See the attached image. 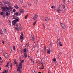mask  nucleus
I'll use <instances>...</instances> for the list:
<instances>
[{
	"label": "nucleus",
	"mask_w": 73,
	"mask_h": 73,
	"mask_svg": "<svg viewBox=\"0 0 73 73\" xmlns=\"http://www.w3.org/2000/svg\"><path fill=\"white\" fill-rule=\"evenodd\" d=\"M6 16H8V15H9V13L7 12H6Z\"/></svg>",
	"instance_id": "obj_32"
},
{
	"label": "nucleus",
	"mask_w": 73,
	"mask_h": 73,
	"mask_svg": "<svg viewBox=\"0 0 73 73\" xmlns=\"http://www.w3.org/2000/svg\"><path fill=\"white\" fill-rule=\"evenodd\" d=\"M36 62L38 64H40V63L41 62V61H36Z\"/></svg>",
	"instance_id": "obj_24"
},
{
	"label": "nucleus",
	"mask_w": 73,
	"mask_h": 73,
	"mask_svg": "<svg viewBox=\"0 0 73 73\" xmlns=\"http://www.w3.org/2000/svg\"><path fill=\"white\" fill-rule=\"evenodd\" d=\"M19 11H20V13H24V9H22L20 10H19Z\"/></svg>",
	"instance_id": "obj_10"
},
{
	"label": "nucleus",
	"mask_w": 73,
	"mask_h": 73,
	"mask_svg": "<svg viewBox=\"0 0 73 73\" xmlns=\"http://www.w3.org/2000/svg\"><path fill=\"white\" fill-rule=\"evenodd\" d=\"M10 51L11 53H13V51H12V48H10Z\"/></svg>",
	"instance_id": "obj_15"
},
{
	"label": "nucleus",
	"mask_w": 73,
	"mask_h": 73,
	"mask_svg": "<svg viewBox=\"0 0 73 73\" xmlns=\"http://www.w3.org/2000/svg\"><path fill=\"white\" fill-rule=\"evenodd\" d=\"M47 53H49V54L50 53V49H49V50L47 51Z\"/></svg>",
	"instance_id": "obj_27"
},
{
	"label": "nucleus",
	"mask_w": 73,
	"mask_h": 73,
	"mask_svg": "<svg viewBox=\"0 0 73 73\" xmlns=\"http://www.w3.org/2000/svg\"><path fill=\"white\" fill-rule=\"evenodd\" d=\"M60 38H59L58 39V40L57 42V45H59V44L60 43Z\"/></svg>",
	"instance_id": "obj_12"
},
{
	"label": "nucleus",
	"mask_w": 73,
	"mask_h": 73,
	"mask_svg": "<svg viewBox=\"0 0 73 73\" xmlns=\"http://www.w3.org/2000/svg\"><path fill=\"white\" fill-rule=\"evenodd\" d=\"M63 8L64 10H65V5H63Z\"/></svg>",
	"instance_id": "obj_18"
},
{
	"label": "nucleus",
	"mask_w": 73,
	"mask_h": 73,
	"mask_svg": "<svg viewBox=\"0 0 73 73\" xmlns=\"http://www.w3.org/2000/svg\"><path fill=\"white\" fill-rule=\"evenodd\" d=\"M18 29L19 30H20L21 31L22 30H23V27L21 26V24H20L19 26L18 27Z\"/></svg>",
	"instance_id": "obj_8"
},
{
	"label": "nucleus",
	"mask_w": 73,
	"mask_h": 73,
	"mask_svg": "<svg viewBox=\"0 0 73 73\" xmlns=\"http://www.w3.org/2000/svg\"><path fill=\"white\" fill-rule=\"evenodd\" d=\"M13 12H16V10L15 9H13Z\"/></svg>",
	"instance_id": "obj_46"
},
{
	"label": "nucleus",
	"mask_w": 73,
	"mask_h": 73,
	"mask_svg": "<svg viewBox=\"0 0 73 73\" xmlns=\"http://www.w3.org/2000/svg\"><path fill=\"white\" fill-rule=\"evenodd\" d=\"M31 62L32 64H34L35 63V62L33 61V60H32V61Z\"/></svg>",
	"instance_id": "obj_39"
},
{
	"label": "nucleus",
	"mask_w": 73,
	"mask_h": 73,
	"mask_svg": "<svg viewBox=\"0 0 73 73\" xmlns=\"http://www.w3.org/2000/svg\"><path fill=\"white\" fill-rule=\"evenodd\" d=\"M2 42L3 44H4V41L3 40L2 41Z\"/></svg>",
	"instance_id": "obj_59"
},
{
	"label": "nucleus",
	"mask_w": 73,
	"mask_h": 73,
	"mask_svg": "<svg viewBox=\"0 0 73 73\" xmlns=\"http://www.w3.org/2000/svg\"><path fill=\"white\" fill-rule=\"evenodd\" d=\"M3 17H5V14H4L3 15Z\"/></svg>",
	"instance_id": "obj_58"
},
{
	"label": "nucleus",
	"mask_w": 73,
	"mask_h": 73,
	"mask_svg": "<svg viewBox=\"0 0 73 73\" xmlns=\"http://www.w3.org/2000/svg\"><path fill=\"white\" fill-rule=\"evenodd\" d=\"M14 64H15H15H17V62L16 61H14Z\"/></svg>",
	"instance_id": "obj_43"
},
{
	"label": "nucleus",
	"mask_w": 73,
	"mask_h": 73,
	"mask_svg": "<svg viewBox=\"0 0 73 73\" xmlns=\"http://www.w3.org/2000/svg\"><path fill=\"white\" fill-rule=\"evenodd\" d=\"M60 24L63 29H66V26L65 25V24H64V23L60 22Z\"/></svg>",
	"instance_id": "obj_5"
},
{
	"label": "nucleus",
	"mask_w": 73,
	"mask_h": 73,
	"mask_svg": "<svg viewBox=\"0 0 73 73\" xmlns=\"http://www.w3.org/2000/svg\"><path fill=\"white\" fill-rule=\"evenodd\" d=\"M54 6H52L51 7V8H52V9H53V8H54Z\"/></svg>",
	"instance_id": "obj_52"
},
{
	"label": "nucleus",
	"mask_w": 73,
	"mask_h": 73,
	"mask_svg": "<svg viewBox=\"0 0 73 73\" xmlns=\"http://www.w3.org/2000/svg\"><path fill=\"white\" fill-rule=\"evenodd\" d=\"M8 21H9V23H11V21L9 20Z\"/></svg>",
	"instance_id": "obj_60"
},
{
	"label": "nucleus",
	"mask_w": 73,
	"mask_h": 73,
	"mask_svg": "<svg viewBox=\"0 0 73 73\" xmlns=\"http://www.w3.org/2000/svg\"><path fill=\"white\" fill-rule=\"evenodd\" d=\"M21 3H23V0H19Z\"/></svg>",
	"instance_id": "obj_40"
},
{
	"label": "nucleus",
	"mask_w": 73,
	"mask_h": 73,
	"mask_svg": "<svg viewBox=\"0 0 73 73\" xmlns=\"http://www.w3.org/2000/svg\"><path fill=\"white\" fill-rule=\"evenodd\" d=\"M3 30L4 33H7V30H6V29H5V28H3Z\"/></svg>",
	"instance_id": "obj_13"
},
{
	"label": "nucleus",
	"mask_w": 73,
	"mask_h": 73,
	"mask_svg": "<svg viewBox=\"0 0 73 73\" xmlns=\"http://www.w3.org/2000/svg\"><path fill=\"white\" fill-rule=\"evenodd\" d=\"M24 57L25 58H26L27 57V52H25L24 53Z\"/></svg>",
	"instance_id": "obj_17"
},
{
	"label": "nucleus",
	"mask_w": 73,
	"mask_h": 73,
	"mask_svg": "<svg viewBox=\"0 0 73 73\" xmlns=\"http://www.w3.org/2000/svg\"><path fill=\"white\" fill-rule=\"evenodd\" d=\"M14 15H16V13H14Z\"/></svg>",
	"instance_id": "obj_63"
},
{
	"label": "nucleus",
	"mask_w": 73,
	"mask_h": 73,
	"mask_svg": "<svg viewBox=\"0 0 73 73\" xmlns=\"http://www.w3.org/2000/svg\"><path fill=\"white\" fill-rule=\"evenodd\" d=\"M9 10H10V11H12V8H11V6H9Z\"/></svg>",
	"instance_id": "obj_20"
},
{
	"label": "nucleus",
	"mask_w": 73,
	"mask_h": 73,
	"mask_svg": "<svg viewBox=\"0 0 73 73\" xmlns=\"http://www.w3.org/2000/svg\"><path fill=\"white\" fill-rule=\"evenodd\" d=\"M28 16V14L26 15L25 17V19H27Z\"/></svg>",
	"instance_id": "obj_22"
},
{
	"label": "nucleus",
	"mask_w": 73,
	"mask_h": 73,
	"mask_svg": "<svg viewBox=\"0 0 73 73\" xmlns=\"http://www.w3.org/2000/svg\"><path fill=\"white\" fill-rule=\"evenodd\" d=\"M28 45H29L28 43H27L25 44V46L26 48H28Z\"/></svg>",
	"instance_id": "obj_14"
},
{
	"label": "nucleus",
	"mask_w": 73,
	"mask_h": 73,
	"mask_svg": "<svg viewBox=\"0 0 73 73\" xmlns=\"http://www.w3.org/2000/svg\"><path fill=\"white\" fill-rule=\"evenodd\" d=\"M31 40L32 41H35V36H34V35H32L31 36Z\"/></svg>",
	"instance_id": "obj_6"
},
{
	"label": "nucleus",
	"mask_w": 73,
	"mask_h": 73,
	"mask_svg": "<svg viewBox=\"0 0 73 73\" xmlns=\"http://www.w3.org/2000/svg\"><path fill=\"white\" fill-rule=\"evenodd\" d=\"M28 4L29 6H31V4L30 3H28Z\"/></svg>",
	"instance_id": "obj_48"
},
{
	"label": "nucleus",
	"mask_w": 73,
	"mask_h": 73,
	"mask_svg": "<svg viewBox=\"0 0 73 73\" xmlns=\"http://www.w3.org/2000/svg\"><path fill=\"white\" fill-rule=\"evenodd\" d=\"M4 4H8V2L5 1V2L4 3Z\"/></svg>",
	"instance_id": "obj_30"
},
{
	"label": "nucleus",
	"mask_w": 73,
	"mask_h": 73,
	"mask_svg": "<svg viewBox=\"0 0 73 73\" xmlns=\"http://www.w3.org/2000/svg\"><path fill=\"white\" fill-rule=\"evenodd\" d=\"M16 18L15 19V20L17 22L19 21V17H16Z\"/></svg>",
	"instance_id": "obj_16"
},
{
	"label": "nucleus",
	"mask_w": 73,
	"mask_h": 73,
	"mask_svg": "<svg viewBox=\"0 0 73 73\" xmlns=\"http://www.w3.org/2000/svg\"><path fill=\"white\" fill-rule=\"evenodd\" d=\"M71 2H70V1H68V3L69 4Z\"/></svg>",
	"instance_id": "obj_56"
},
{
	"label": "nucleus",
	"mask_w": 73,
	"mask_h": 73,
	"mask_svg": "<svg viewBox=\"0 0 73 73\" xmlns=\"http://www.w3.org/2000/svg\"><path fill=\"white\" fill-rule=\"evenodd\" d=\"M5 57H7L8 56V54L6 53L5 54Z\"/></svg>",
	"instance_id": "obj_37"
},
{
	"label": "nucleus",
	"mask_w": 73,
	"mask_h": 73,
	"mask_svg": "<svg viewBox=\"0 0 73 73\" xmlns=\"http://www.w3.org/2000/svg\"><path fill=\"white\" fill-rule=\"evenodd\" d=\"M56 11L59 13H61V5H59V8L56 9Z\"/></svg>",
	"instance_id": "obj_3"
},
{
	"label": "nucleus",
	"mask_w": 73,
	"mask_h": 73,
	"mask_svg": "<svg viewBox=\"0 0 73 73\" xmlns=\"http://www.w3.org/2000/svg\"><path fill=\"white\" fill-rule=\"evenodd\" d=\"M12 25L13 26V25H15V29L16 30H17V31H19V29H18V25H17V24L16 23H13V22H12Z\"/></svg>",
	"instance_id": "obj_2"
},
{
	"label": "nucleus",
	"mask_w": 73,
	"mask_h": 73,
	"mask_svg": "<svg viewBox=\"0 0 73 73\" xmlns=\"http://www.w3.org/2000/svg\"><path fill=\"white\" fill-rule=\"evenodd\" d=\"M42 64V68H44V64H43V63H41Z\"/></svg>",
	"instance_id": "obj_25"
},
{
	"label": "nucleus",
	"mask_w": 73,
	"mask_h": 73,
	"mask_svg": "<svg viewBox=\"0 0 73 73\" xmlns=\"http://www.w3.org/2000/svg\"><path fill=\"white\" fill-rule=\"evenodd\" d=\"M4 12H1V13H0V14L1 15H4Z\"/></svg>",
	"instance_id": "obj_26"
},
{
	"label": "nucleus",
	"mask_w": 73,
	"mask_h": 73,
	"mask_svg": "<svg viewBox=\"0 0 73 73\" xmlns=\"http://www.w3.org/2000/svg\"><path fill=\"white\" fill-rule=\"evenodd\" d=\"M18 66L19 67L18 68L17 70V72H19V70H20V67H21V66H23V65H22V64L21 63H19V64Z\"/></svg>",
	"instance_id": "obj_4"
},
{
	"label": "nucleus",
	"mask_w": 73,
	"mask_h": 73,
	"mask_svg": "<svg viewBox=\"0 0 73 73\" xmlns=\"http://www.w3.org/2000/svg\"><path fill=\"white\" fill-rule=\"evenodd\" d=\"M24 62V60H22L21 62V64H23Z\"/></svg>",
	"instance_id": "obj_29"
},
{
	"label": "nucleus",
	"mask_w": 73,
	"mask_h": 73,
	"mask_svg": "<svg viewBox=\"0 0 73 73\" xmlns=\"http://www.w3.org/2000/svg\"><path fill=\"white\" fill-rule=\"evenodd\" d=\"M13 49L14 50H16V48H15V46H14L13 45Z\"/></svg>",
	"instance_id": "obj_28"
},
{
	"label": "nucleus",
	"mask_w": 73,
	"mask_h": 73,
	"mask_svg": "<svg viewBox=\"0 0 73 73\" xmlns=\"http://www.w3.org/2000/svg\"><path fill=\"white\" fill-rule=\"evenodd\" d=\"M37 23V21H36L34 22V23H33V26L35 25V24Z\"/></svg>",
	"instance_id": "obj_23"
},
{
	"label": "nucleus",
	"mask_w": 73,
	"mask_h": 73,
	"mask_svg": "<svg viewBox=\"0 0 73 73\" xmlns=\"http://www.w3.org/2000/svg\"><path fill=\"white\" fill-rule=\"evenodd\" d=\"M0 5L2 6L3 5V3H1V2H0Z\"/></svg>",
	"instance_id": "obj_45"
},
{
	"label": "nucleus",
	"mask_w": 73,
	"mask_h": 73,
	"mask_svg": "<svg viewBox=\"0 0 73 73\" xmlns=\"http://www.w3.org/2000/svg\"><path fill=\"white\" fill-rule=\"evenodd\" d=\"M37 17H38V15L36 14H34L33 17L34 20H36L37 19Z\"/></svg>",
	"instance_id": "obj_7"
},
{
	"label": "nucleus",
	"mask_w": 73,
	"mask_h": 73,
	"mask_svg": "<svg viewBox=\"0 0 73 73\" xmlns=\"http://www.w3.org/2000/svg\"><path fill=\"white\" fill-rule=\"evenodd\" d=\"M3 61H0V63H3Z\"/></svg>",
	"instance_id": "obj_57"
},
{
	"label": "nucleus",
	"mask_w": 73,
	"mask_h": 73,
	"mask_svg": "<svg viewBox=\"0 0 73 73\" xmlns=\"http://www.w3.org/2000/svg\"><path fill=\"white\" fill-rule=\"evenodd\" d=\"M17 22V21H16V20H14L13 21L14 23H16Z\"/></svg>",
	"instance_id": "obj_44"
},
{
	"label": "nucleus",
	"mask_w": 73,
	"mask_h": 73,
	"mask_svg": "<svg viewBox=\"0 0 73 73\" xmlns=\"http://www.w3.org/2000/svg\"><path fill=\"white\" fill-rule=\"evenodd\" d=\"M46 47L45 46L44 47V52H46Z\"/></svg>",
	"instance_id": "obj_33"
},
{
	"label": "nucleus",
	"mask_w": 73,
	"mask_h": 73,
	"mask_svg": "<svg viewBox=\"0 0 73 73\" xmlns=\"http://www.w3.org/2000/svg\"><path fill=\"white\" fill-rule=\"evenodd\" d=\"M14 7L16 9H19V7L17 5H16V6H15Z\"/></svg>",
	"instance_id": "obj_21"
},
{
	"label": "nucleus",
	"mask_w": 73,
	"mask_h": 73,
	"mask_svg": "<svg viewBox=\"0 0 73 73\" xmlns=\"http://www.w3.org/2000/svg\"><path fill=\"white\" fill-rule=\"evenodd\" d=\"M2 1H3V3H5V0H3Z\"/></svg>",
	"instance_id": "obj_51"
},
{
	"label": "nucleus",
	"mask_w": 73,
	"mask_h": 73,
	"mask_svg": "<svg viewBox=\"0 0 73 73\" xmlns=\"http://www.w3.org/2000/svg\"><path fill=\"white\" fill-rule=\"evenodd\" d=\"M24 52H25L27 51V49L26 48H25L23 50Z\"/></svg>",
	"instance_id": "obj_36"
},
{
	"label": "nucleus",
	"mask_w": 73,
	"mask_h": 73,
	"mask_svg": "<svg viewBox=\"0 0 73 73\" xmlns=\"http://www.w3.org/2000/svg\"><path fill=\"white\" fill-rule=\"evenodd\" d=\"M11 65H10V67L11 68V69H12V63H11Z\"/></svg>",
	"instance_id": "obj_41"
},
{
	"label": "nucleus",
	"mask_w": 73,
	"mask_h": 73,
	"mask_svg": "<svg viewBox=\"0 0 73 73\" xmlns=\"http://www.w3.org/2000/svg\"><path fill=\"white\" fill-rule=\"evenodd\" d=\"M31 61H33V59H31Z\"/></svg>",
	"instance_id": "obj_62"
},
{
	"label": "nucleus",
	"mask_w": 73,
	"mask_h": 73,
	"mask_svg": "<svg viewBox=\"0 0 73 73\" xmlns=\"http://www.w3.org/2000/svg\"><path fill=\"white\" fill-rule=\"evenodd\" d=\"M55 64H56V65H57V62H56Z\"/></svg>",
	"instance_id": "obj_61"
},
{
	"label": "nucleus",
	"mask_w": 73,
	"mask_h": 73,
	"mask_svg": "<svg viewBox=\"0 0 73 73\" xmlns=\"http://www.w3.org/2000/svg\"><path fill=\"white\" fill-rule=\"evenodd\" d=\"M50 52H53V50H52V49H51L50 50Z\"/></svg>",
	"instance_id": "obj_49"
},
{
	"label": "nucleus",
	"mask_w": 73,
	"mask_h": 73,
	"mask_svg": "<svg viewBox=\"0 0 73 73\" xmlns=\"http://www.w3.org/2000/svg\"><path fill=\"white\" fill-rule=\"evenodd\" d=\"M1 7L2 8V10L3 11V12H5V11H6V9H5V7Z\"/></svg>",
	"instance_id": "obj_9"
},
{
	"label": "nucleus",
	"mask_w": 73,
	"mask_h": 73,
	"mask_svg": "<svg viewBox=\"0 0 73 73\" xmlns=\"http://www.w3.org/2000/svg\"><path fill=\"white\" fill-rule=\"evenodd\" d=\"M9 64V63L8 62L7 63V64L6 65V67L7 68V67H8V66Z\"/></svg>",
	"instance_id": "obj_38"
},
{
	"label": "nucleus",
	"mask_w": 73,
	"mask_h": 73,
	"mask_svg": "<svg viewBox=\"0 0 73 73\" xmlns=\"http://www.w3.org/2000/svg\"><path fill=\"white\" fill-rule=\"evenodd\" d=\"M54 10H56V6H54Z\"/></svg>",
	"instance_id": "obj_55"
},
{
	"label": "nucleus",
	"mask_w": 73,
	"mask_h": 73,
	"mask_svg": "<svg viewBox=\"0 0 73 73\" xmlns=\"http://www.w3.org/2000/svg\"><path fill=\"white\" fill-rule=\"evenodd\" d=\"M34 1L35 4H38V0H34Z\"/></svg>",
	"instance_id": "obj_11"
},
{
	"label": "nucleus",
	"mask_w": 73,
	"mask_h": 73,
	"mask_svg": "<svg viewBox=\"0 0 73 73\" xmlns=\"http://www.w3.org/2000/svg\"><path fill=\"white\" fill-rule=\"evenodd\" d=\"M23 33H21V36H24V35L23 34Z\"/></svg>",
	"instance_id": "obj_34"
},
{
	"label": "nucleus",
	"mask_w": 73,
	"mask_h": 73,
	"mask_svg": "<svg viewBox=\"0 0 73 73\" xmlns=\"http://www.w3.org/2000/svg\"><path fill=\"white\" fill-rule=\"evenodd\" d=\"M43 27L44 28V29H45V25L44 24H43Z\"/></svg>",
	"instance_id": "obj_42"
},
{
	"label": "nucleus",
	"mask_w": 73,
	"mask_h": 73,
	"mask_svg": "<svg viewBox=\"0 0 73 73\" xmlns=\"http://www.w3.org/2000/svg\"><path fill=\"white\" fill-rule=\"evenodd\" d=\"M23 37L24 36H21L20 37V39H21V40H22V39H23Z\"/></svg>",
	"instance_id": "obj_31"
},
{
	"label": "nucleus",
	"mask_w": 73,
	"mask_h": 73,
	"mask_svg": "<svg viewBox=\"0 0 73 73\" xmlns=\"http://www.w3.org/2000/svg\"><path fill=\"white\" fill-rule=\"evenodd\" d=\"M39 69H43V68H41V67H39Z\"/></svg>",
	"instance_id": "obj_53"
},
{
	"label": "nucleus",
	"mask_w": 73,
	"mask_h": 73,
	"mask_svg": "<svg viewBox=\"0 0 73 73\" xmlns=\"http://www.w3.org/2000/svg\"><path fill=\"white\" fill-rule=\"evenodd\" d=\"M59 45H60V46H62V44L61 43V42H60Z\"/></svg>",
	"instance_id": "obj_35"
},
{
	"label": "nucleus",
	"mask_w": 73,
	"mask_h": 73,
	"mask_svg": "<svg viewBox=\"0 0 73 73\" xmlns=\"http://www.w3.org/2000/svg\"><path fill=\"white\" fill-rule=\"evenodd\" d=\"M38 73H41V72H39Z\"/></svg>",
	"instance_id": "obj_64"
},
{
	"label": "nucleus",
	"mask_w": 73,
	"mask_h": 73,
	"mask_svg": "<svg viewBox=\"0 0 73 73\" xmlns=\"http://www.w3.org/2000/svg\"><path fill=\"white\" fill-rule=\"evenodd\" d=\"M16 16H18V13H16Z\"/></svg>",
	"instance_id": "obj_50"
},
{
	"label": "nucleus",
	"mask_w": 73,
	"mask_h": 73,
	"mask_svg": "<svg viewBox=\"0 0 73 73\" xmlns=\"http://www.w3.org/2000/svg\"><path fill=\"white\" fill-rule=\"evenodd\" d=\"M5 7L7 10H9V8L8 7Z\"/></svg>",
	"instance_id": "obj_19"
},
{
	"label": "nucleus",
	"mask_w": 73,
	"mask_h": 73,
	"mask_svg": "<svg viewBox=\"0 0 73 73\" xmlns=\"http://www.w3.org/2000/svg\"><path fill=\"white\" fill-rule=\"evenodd\" d=\"M53 61H56V59L55 58L53 60Z\"/></svg>",
	"instance_id": "obj_47"
},
{
	"label": "nucleus",
	"mask_w": 73,
	"mask_h": 73,
	"mask_svg": "<svg viewBox=\"0 0 73 73\" xmlns=\"http://www.w3.org/2000/svg\"><path fill=\"white\" fill-rule=\"evenodd\" d=\"M41 19L42 20H44V21H48L49 20L48 17H41Z\"/></svg>",
	"instance_id": "obj_1"
},
{
	"label": "nucleus",
	"mask_w": 73,
	"mask_h": 73,
	"mask_svg": "<svg viewBox=\"0 0 73 73\" xmlns=\"http://www.w3.org/2000/svg\"><path fill=\"white\" fill-rule=\"evenodd\" d=\"M19 73H21V70H20L19 71Z\"/></svg>",
	"instance_id": "obj_54"
}]
</instances>
